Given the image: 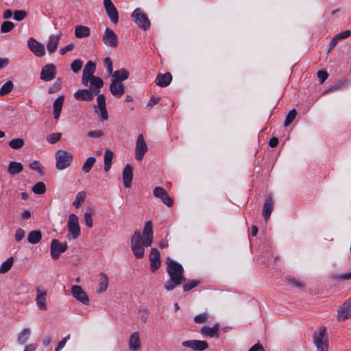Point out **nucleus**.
I'll return each mask as SVG.
<instances>
[{"instance_id":"obj_39","label":"nucleus","mask_w":351,"mask_h":351,"mask_svg":"<svg viewBox=\"0 0 351 351\" xmlns=\"http://www.w3.org/2000/svg\"><path fill=\"white\" fill-rule=\"evenodd\" d=\"M93 215V211L90 208H88L86 211L84 213V219L86 225L88 228H92L93 226V218L92 216Z\"/></svg>"},{"instance_id":"obj_29","label":"nucleus","mask_w":351,"mask_h":351,"mask_svg":"<svg viewBox=\"0 0 351 351\" xmlns=\"http://www.w3.org/2000/svg\"><path fill=\"white\" fill-rule=\"evenodd\" d=\"M64 101V97L63 95L59 96L53 102V118L58 120L61 114V110Z\"/></svg>"},{"instance_id":"obj_4","label":"nucleus","mask_w":351,"mask_h":351,"mask_svg":"<svg viewBox=\"0 0 351 351\" xmlns=\"http://www.w3.org/2000/svg\"><path fill=\"white\" fill-rule=\"evenodd\" d=\"M134 22L141 29L147 31L150 28L151 23L145 13L141 8H136L131 15Z\"/></svg>"},{"instance_id":"obj_63","label":"nucleus","mask_w":351,"mask_h":351,"mask_svg":"<svg viewBox=\"0 0 351 351\" xmlns=\"http://www.w3.org/2000/svg\"><path fill=\"white\" fill-rule=\"evenodd\" d=\"M337 278L341 280H350V279H351V271L340 274L338 276H337Z\"/></svg>"},{"instance_id":"obj_57","label":"nucleus","mask_w":351,"mask_h":351,"mask_svg":"<svg viewBox=\"0 0 351 351\" xmlns=\"http://www.w3.org/2000/svg\"><path fill=\"white\" fill-rule=\"evenodd\" d=\"M328 73L324 70H320L317 72V77L322 84L328 78Z\"/></svg>"},{"instance_id":"obj_16","label":"nucleus","mask_w":351,"mask_h":351,"mask_svg":"<svg viewBox=\"0 0 351 351\" xmlns=\"http://www.w3.org/2000/svg\"><path fill=\"white\" fill-rule=\"evenodd\" d=\"M153 194L156 197L160 199L163 204L167 206L171 207L173 206V199L169 196L167 192L164 188L161 186H156L153 190Z\"/></svg>"},{"instance_id":"obj_53","label":"nucleus","mask_w":351,"mask_h":351,"mask_svg":"<svg viewBox=\"0 0 351 351\" xmlns=\"http://www.w3.org/2000/svg\"><path fill=\"white\" fill-rule=\"evenodd\" d=\"M104 63L106 64V71L109 75H112L113 74V66L111 59L109 57H106L104 59Z\"/></svg>"},{"instance_id":"obj_35","label":"nucleus","mask_w":351,"mask_h":351,"mask_svg":"<svg viewBox=\"0 0 351 351\" xmlns=\"http://www.w3.org/2000/svg\"><path fill=\"white\" fill-rule=\"evenodd\" d=\"M23 169V167L21 162L12 161L8 165V171L11 175H15L21 173Z\"/></svg>"},{"instance_id":"obj_30","label":"nucleus","mask_w":351,"mask_h":351,"mask_svg":"<svg viewBox=\"0 0 351 351\" xmlns=\"http://www.w3.org/2000/svg\"><path fill=\"white\" fill-rule=\"evenodd\" d=\"M129 72L125 69H121L119 70L115 71L113 74L111 75V81H114L117 82H121L129 77Z\"/></svg>"},{"instance_id":"obj_58","label":"nucleus","mask_w":351,"mask_h":351,"mask_svg":"<svg viewBox=\"0 0 351 351\" xmlns=\"http://www.w3.org/2000/svg\"><path fill=\"white\" fill-rule=\"evenodd\" d=\"M25 234V232L21 228H19L15 233V239L16 241H20L24 238Z\"/></svg>"},{"instance_id":"obj_5","label":"nucleus","mask_w":351,"mask_h":351,"mask_svg":"<svg viewBox=\"0 0 351 351\" xmlns=\"http://www.w3.org/2000/svg\"><path fill=\"white\" fill-rule=\"evenodd\" d=\"M313 342L317 351H328V337L325 328H319L313 337Z\"/></svg>"},{"instance_id":"obj_6","label":"nucleus","mask_w":351,"mask_h":351,"mask_svg":"<svg viewBox=\"0 0 351 351\" xmlns=\"http://www.w3.org/2000/svg\"><path fill=\"white\" fill-rule=\"evenodd\" d=\"M47 292L43 287H38L36 289V304L38 310L46 311L47 310Z\"/></svg>"},{"instance_id":"obj_49","label":"nucleus","mask_w":351,"mask_h":351,"mask_svg":"<svg viewBox=\"0 0 351 351\" xmlns=\"http://www.w3.org/2000/svg\"><path fill=\"white\" fill-rule=\"evenodd\" d=\"M61 136H62L61 133L56 132V133H52V134H50L49 135H48L47 137V139L49 143L53 144V143H56L58 141H59Z\"/></svg>"},{"instance_id":"obj_31","label":"nucleus","mask_w":351,"mask_h":351,"mask_svg":"<svg viewBox=\"0 0 351 351\" xmlns=\"http://www.w3.org/2000/svg\"><path fill=\"white\" fill-rule=\"evenodd\" d=\"M90 34V29L88 27L77 25L75 29V36L77 38L88 37Z\"/></svg>"},{"instance_id":"obj_59","label":"nucleus","mask_w":351,"mask_h":351,"mask_svg":"<svg viewBox=\"0 0 351 351\" xmlns=\"http://www.w3.org/2000/svg\"><path fill=\"white\" fill-rule=\"evenodd\" d=\"M73 49H74V45L73 43H70V44L67 45L66 46H65L64 47L61 48L59 50V53L61 55H64L66 53H67L68 51H72Z\"/></svg>"},{"instance_id":"obj_14","label":"nucleus","mask_w":351,"mask_h":351,"mask_svg":"<svg viewBox=\"0 0 351 351\" xmlns=\"http://www.w3.org/2000/svg\"><path fill=\"white\" fill-rule=\"evenodd\" d=\"M182 346L194 351H204L208 348L206 341L196 339L184 341L182 342Z\"/></svg>"},{"instance_id":"obj_62","label":"nucleus","mask_w":351,"mask_h":351,"mask_svg":"<svg viewBox=\"0 0 351 351\" xmlns=\"http://www.w3.org/2000/svg\"><path fill=\"white\" fill-rule=\"evenodd\" d=\"M60 87H61V82H56L53 84V86H51L49 88L48 92L50 94L53 93L56 90L60 89Z\"/></svg>"},{"instance_id":"obj_45","label":"nucleus","mask_w":351,"mask_h":351,"mask_svg":"<svg viewBox=\"0 0 351 351\" xmlns=\"http://www.w3.org/2000/svg\"><path fill=\"white\" fill-rule=\"evenodd\" d=\"M14 24L11 21H4L1 25V32L2 33H8L13 29Z\"/></svg>"},{"instance_id":"obj_46","label":"nucleus","mask_w":351,"mask_h":351,"mask_svg":"<svg viewBox=\"0 0 351 351\" xmlns=\"http://www.w3.org/2000/svg\"><path fill=\"white\" fill-rule=\"evenodd\" d=\"M13 18L15 21H21L27 16V13L25 10H15L13 13Z\"/></svg>"},{"instance_id":"obj_28","label":"nucleus","mask_w":351,"mask_h":351,"mask_svg":"<svg viewBox=\"0 0 351 351\" xmlns=\"http://www.w3.org/2000/svg\"><path fill=\"white\" fill-rule=\"evenodd\" d=\"M219 324H215L213 327L204 326L201 328V332L204 336L210 337H218L219 336Z\"/></svg>"},{"instance_id":"obj_64","label":"nucleus","mask_w":351,"mask_h":351,"mask_svg":"<svg viewBox=\"0 0 351 351\" xmlns=\"http://www.w3.org/2000/svg\"><path fill=\"white\" fill-rule=\"evenodd\" d=\"M248 351H265V350L261 344L256 343Z\"/></svg>"},{"instance_id":"obj_10","label":"nucleus","mask_w":351,"mask_h":351,"mask_svg":"<svg viewBox=\"0 0 351 351\" xmlns=\"http://www.w3.org/2000/svg\"><path fill=\"white\" fill-rule=\"evenodd\" d=\"M27 46L29 50L37 57H43L45 55V45L36 40L34 38H29L27 40Z\"/></svg>"},{"instance_id":"obj_47","label":"nucleus","mask_w":351,"mask_h":351,"mask_svg":"<svg viewBox=\"0 0 351 351\" xmlns=\"http://www.w3.org/2000/svg\"><path fill=\"white\" fill-rule=\"evenodd\" d=\"M82 65L83 62L80 59H77L71 64V69L73 73H77L81 70Z\"/></svg>"},{"instance_id":"obj_54","label":"nucleus","mask_w":351,"mask_h":351,"mask_svg":"<svg viewBox=\"0 0 351 351\" xmlns=\"http://www.w3.org/2000/svg\"><path fill=\"white\" fill-rule=\"evenodd\" d=\"M208 315L206 313L199 314L194 317V322L197 324H202L206 321Z\"/></svg>"},{"instance_id":"obj_51","label":"nucleus","mask_w":351,"mask_h":351,"mask_svg":"<svg viewBox=\"0 0 351 351\" xmlns=\"http://www.w3.org/2000/svg\"><path fill=\"white\" fill-rule=\"evenodd\" d=\"M286 281L291 286L295 287H297L299 289H301V288L304 287V284L302 282H300V280H296L295 278H287Z\"/></svg>"},{"instance_id":"obj_19","label":"nucleus","mask_w":351,"mask_h":351,"mask_svg":"<svg viewBox=\"0 0 351 351\" xmlns=\"http://www.w3.org/2000/svg\"><path fill=\"white\" fill-rule=\"evenodd\" d=\"M351 317V298L346 300L339 308L337 312V318L339 321H344Z\"/></svg>"},{"instance_id":"obj_24","label":"nucleus","mask_w":351,"mask_h":351,"mask_svg":"<svg viewBox=\"0 0 351 351\" xmlns=\"http://www.w3.org/2000/svg\"><path fill=\"white\" fill-rule=\"evenodd\" d=\"M88 84H90L89 89L91 90L95 95H98L100 92L101 88L104 85V82L99 77L94 76L90 78Z\"/></svg>"},{"instance_id":"obj_12","label":"nucleus","mask_w":351,"mask_h":351,"mask_svg":"<svg viewBox=\"0 0 351 351\" xmlns=\"http://www.w3.org/2000/svg\"><path fill=\"white\" fill-rule=\"evenodd\" d=\"M148 147L145 141L143 134H139L137 137L135 148L136 159L138 161L143 160L145 154L147 152Z\"/></svg>"},{"instance_id":"obj_22","label":"nucleus","mask_w":351,"mask_h":351,"mask_svg":"<svg viewBox=\"0 0 351 351\" xmlns=\"http://www.w3.org/2000/svg\"><path fill=\"white\" fill-rule=\"evenodd\" d=\"M150 268L152 271H156L160 266V254L159 251L153 248L149 255Z\"/></svg>"},{"instance_id":"obj_13","label":"nucleus","mask_w":351,"mask_h":351,"mask_svg":"<svg viewBox=\"0 0 351 351\" xmlns=\"http://www.w3.org/2000/svg\"><path fill=\"white\" fill-rule=\"evenodd\" d=\"M56 67L52 64L49 63L45 65L40 72V79L45 82H50L56 77Z\"/></svg>"},{"instance_id":"obj_36","label":"nucleus","mask_w":351,"mask_h":351,"mask_svg":"<svg viewBox=\"0 0 351 351\" xmlns=\"http://www.w3.org/2000/svg\"><path fill=\"white\" fill-rule=\"evenodd\" d=\"M42 239V234L40 230L31 231L27 235V241L32 244L38 243Z\"/></svg>"},{"instance_id":"obj_52","label":"nucleus","mask_w":351,"mask_h":351,"mask_svg":"<svg viewBox=\"0 0 351 351\" xmlns=\"http://www.w3.org/2000/svg\"><path fill=\"white\" fill-rule=\"evenodd\" d=\"M199 284V282L195 280H189L187 283L183 286V291L186 292L196 287Z\"/></svg>"},{"instance_id":"obj_60","label":"nucleus","mask_w":351,"mask_h":351,"mask_svg":"<svg viewBox=\"0 0 351 351\" xmlns=\"http://www.w3.org/2000/svg\"><path fill=\"white\" fill-rule=\"evenodd\" d=\"M29 167L32 170H35L39 173H41V171H42V167H40V163L37 160H35V161L31 162L29 164Z\"/></svg>"},{"instance_id":"obj_32","label":"nucleus","mask_w":351,"mask_h":351,"mask_svg":"<svg viewBox=\"0 0 351 351\" xmlns=\"http://www.w3.org/2000/svg\"><path fill=\"white\" fill-rule=\"evenodd\" d=\"M113 156H114V153L112 152V151H111L109 149H107L105 151L104 158V171L106 173L108 172L111 168Z\"/></svg>"},{"instance_id":"obj_23","label":"nucleus","mask_w":351,"mask_h":351,"mask_svg":"<svg viewBox=\"0 0 351 351\" xmlns=\"http://www.w3.org/2000/svg\"><path fill=\"white\" fill-rule=\"evenodd\" d=\"M133 179L132 167L127 164L123 170V181L125 188H130Z\"/></svg>"},{"instance_id":"obj_11","label":"nucleus","mask_w":351,"mask_h":351,"mask_svg":"<svg viewBox=\"0 0 351 351\" xmlns=\"http://www.w3.org/2000/svg\"><path fill=\"white\" fill-rule=\"evenodd\" d=\"M102 40L105 45L111 48H115L118 45V36L114 32L107 27L102 36Z\"/></svg>"},{"instance_id":"obj_27","label":"nucleus","mask_w":351,"mask_h":351,"mask_svg":"<svg viewBox=\"0 0 351 351\" xmlns=\"http://www.w3.org/2000/svg\"><path fill=\"white\" fill-rule=\"evenodd\" d=\"M110 91L114 97H120L125 92V87L121 82L111 81Z\"/></svg>"},{"instance_id":"obj_37","label":"nucleus","mask_w":351,"mask_h":351,"mask_svg":"<svg viewBox=\"0 0 351 351\" xmlns=\"http://www.w3.org/2000/svg\"><path fill=\"white\" fill-rule=\"evenodd\" d=\"M95 162L96 158L95 157L91 156L88 158L82 167V171L85 173H88L95 165Z\"/></svg>"},{"instance_id":"obj_17","label":"nucleus","mask_w":351,"mask_h":351,"mask_svg":"<svg viewBox=\"0 0 351 351\" xmlns=\"http://www.w3.org/2000/svg\"><path fill=\"white\" fill-rule=\"evenodd\" d=\"M104 5L111 21L117 24L119 21V14L111 0H104Z\"/></svg>"},{"instance_id":"obj_2","label":"nucleus","mask_w":351,"mask_h":351,"mask_svg":"<svg viewBox=\"0 0 351 351\" xmlns=\"http://www.w3.org/2000/svg\"><path fill=\"white\" fill-rule=\"evenodd\" d=\"M167 272L169 276V279L165 284V289L169 291L174 289L176 287L180 285L186 281L184 276V268L181 264L167 258Z\"/></svg>"},{"instance_id":"obj_9","label":"nucleus","mask_w":351,"mask_h":351,"mask_svg":"<svg viewBox=\"0 0 351 351\" xmlns=\"http://www.w3.org/2000/svg\"><path fill=\"white\" fill-rule=\"evenodd\" d=\"M96 70V64L91 60L86 62L83 69L82 83L84 86H88V81L90 78L94 77V73Z\"/></svg>"},{"instance_id":"obj_18","label":"nucleus","mask_w":351,"mask_h":351,"mask_svg":"<svg viewBox=\"0 0 351 351\" xmlns=\"http://www.w3.org/2000/svg\"><path fill=\"white\" fill-rule=\"evenodd\" d=\"M71 293L74 298L82 302L83 304H88L89 298L80 285H73L71 288Z\"/></svg>"},{"instance_id":"obj_61","label":"nucleus","mask_w":351,"mask_h":351,"mask_svg":"<svg viewBox=\"0 0 351 351\" xmlns=\"http://www.w3.org/2000/svg\"><path fill=\"white\" fill-rule=\"evenodd\" d=\"M351 35V32L350 30H346L343 32H340L339 34H337V38L340 39L347 38Z\"/></svg>"},{"instance_id":"obj_56","label":"nucleus","mask_w":351,"mask_h":351,"mask_svg":"<svg viewBox=\"0 0 351 351\" xmlns=\"http://www.w3.org/2000/svg\"><path fill=\"white\" fill-rule=\"evenodd\" d=\"M104 135L101 130H93L87 133V136L90 138H99Z\"/></svg>"},{"instance_id":"obj_15","label":"nucleus","mask_w":351,"mask_h":351,"mask_svg":"<svg viewBox=\"0 0 351 351\" xmlns=\"http://www.w3.org/2000/svg\"><path fill=\"white\" fill-rule=\"evenodd\" d=\"M61 36L62 34L59 32L57 34H51L48 37L46 41V49L49 54H52L57 51Z\"/></svg>"},{"instance_id":"obj_3","label":"nucleus","mask_w":351,"mask_h":351,"mask_svg":"<svg viewBox=\"0 0 351 351\" xmlns=\"http://www.w3.org/2000/svg\"><path fill=\"white\" fill-rule=\"evenodd\" d=\"M55 158L56 169L63 170L71 165L73 160V156L66 150L58 149L55 154Z\"/></svg>"},{"instance_id":"obj_8","label":"nucleus","mask_w":351,"mask_h":351,"mask_svg":"<svg viewBox=\"0 0 351 351\" xmlns=\"http://www.w3.org/2000/svg\"><path fill=\"white\" fill-rule=\"evenodd\" d=\"M68 230L73 239H77L80 234V227L78 217L75 214H71L68 219Z\"/></svg>"},{"instance_id":"obj_1","label":"nucleus","mask_w":351,"mask_h":351,"mask_svg":"<svg viewBox=\"0 0 351 351\" xmlns=\"http://www.w3.org/2000/svg\"><path fill=\"white\" fill-rule=\"evenodd\" d=\"M152 223L148 221L145 223L143 230V237L140 231H135L131 237V250L136 258H142L144 256L145 247H149L153 242Z\"/></svg>"},{"instance_id":"obj_41","label":"nucleus","mask_w":351,"mask_h":351,"mask_svg":"<svg viewBox=\"0 0 351 351\" xmlns=\"http://www.w3.org/2000/svg\"><path fill=\"white\" fill-rule=\"evenodd\" d=\"M13 86L12 81L6 82L0 88V95L3 96L10 93L13 89Z\"/></svg>"},{"instance_id":"obj_7","label":"nucleus","mask_w":351,"mask_h":351,"mask_svg":"<svg viewBox=\"0 0 351 351\" xmlns=\"http://www.w3.org/2000/svg\"><path fill=\"white\" fill-rule=\"evenodd\" d=\"M68 247L66 242L60 243L57 239H53L50 246V253L51 258L56 260L61 253L64 252Z\"/></svg>"},{"instance_id":"obj_34","label":"nucleus","mask_w":351,"mask_h":351,"mask_svg":"<svg viewBox=\"0 0 351 351\" xmlns=\"http://www.w3.org/2000/svg\"><path fill=\"white\" fill-rule=\"evenodd\" d=\"M31 329L26 328L23 329L18 335L17 341L19 344L23 345L29 339L31 335Z\"/></svg>"},{"instance_id":"obj_42","label":"nucleus","mask_w":351,"mask_h":351,"mask_svg":"<svg viewBox=\"0 0 351 351\" xmlns=\"http://www.w3.org/2000/svg\"><path fill=\"white\" fill-rule=\"evenodd\" d=\"M32 191L38 195H41L45 193L46 186L45 184L43 182H37L32 187Z\"/></svg>"},{"instance_id":"obj_44","label":"nucleus","mask_w":351,"mask_h":351,"mask_svg":"<svg viewBox=\"0 0 351 351\" xmlns=\"http://www.w3.org/2000/svg\"><path fill=\"white\" fill-rule=\"evenodd\" d=\"M297 115V111L295 109L291 110L288 114L287 115L286 119L284 123L285 127L289 126L293 121L295 119V117Z\"/></svg>"},{"instance_id":"obj_40","label":"nucleus","mask_w":351,"mask_h":351,"mask_svg":"<svg viewBox=\"0 0 351 351\" xmlns=\"http://www.w3.org/2000/svg\"><path fill=\"white\" fill-rule=\"evenodd\" d=\"M86 193L84 191L79 192L73 202V206L78 208L81 206L82 204L84 202Z\"/></svg>"},{"instance_id":"obj_21","label":"nucleus","mask_w":351,"mask_h":351,"mask_svg":"<svg viewBox=\"0 0 351 351\" xmlns=\"http://www.w3.org/2000/svg\"><path fill=\"white\" fill-rule=\"evenodd\" d=\"M274 208V199L271 194L267 197L263 209V217L265 221L269 218Z\"/></svg>"},{"instance_id":"obj_25","label":"nucleus","mask_w":351,"mask_h":351,"mask_svg":"<svg viewBox=\"0 0 351 351\" xmlns=\"http://www.w3.org/2000/svg\"><path fill=\"white\" fill-rule=\"evenodd\" d=\"M128 347L132 351H136L141 347L140 335L138 332L131 334L128 341Z\"/></svg>"},{"instance_id":"obj_38","label":"nucleus","mask_w":351,"mask_h":351,"mask_svg":"<svg viewBox=\"0 0 351 351\" xmlns=\"http://www.w3.org/2000/svg\"><path fill=\"white\" fill-rule=\"evenodd\" d=\"M14 263V258L10 257L3 262L0 267V273L5 274L8 272L12 267Z\"/></svg>"},{"instance_id":"obj_20","label":"nucleus","mask_w":351,"mask_h":351,"mask_svg":"<svg viewBox=\"0 0 351 351\" xmlns=\"http://www.w3.org/2000/svg\"><path fill=\"white\" fill-rule=\"evenodd\" d=\"M95 95H96L90 89H80L74 93V97L79 101H92Z\"/></svg>"},{"instance_id":"obj_33","label":"nucleus","mask_w":351,"mask_h":351,"mask_svg":"<svg viewBox=\"0 0 351 351\" xmlns=\"http://www.w3.org/2000/svg\"><path fill=\"white\" fill-rule=\"evenodd\" d=\"M99 281V289L98 292L102 293L105 291L108 287L109 284V279L107 275L103 272H101L99 274V278L98 280Z\"/></svg>"},{"instance_id":"obj_43","label":"nucleus","mask_w":351,"mask_h":351,"mask_svg":"<svg viewBox=\"0 0 351 351\" xmlns=\"http://www.w3.org/2000/svg\"><path fill=\"white\" fill-rule=\"evenodd\" d=\"M24 145V141L21 138H14L9 142V146L14 149L21 148Z\"/></svg>"},{"instance_id":"obj_26","label":"nucleus","mask_w":351,"mask_h":351,"mask_svg":"<svg viewBox=\"0 0 351 351\" xmlns=\"http://www.w3.org/2000/svg\"><path fill=\"white\" fill-rule=\"evenodd\" d=\"M172 81V75L170 73H160L157 75L155 82L160 87L167 86Z\"/></svg>"},{"instance_id":"obj_55","label":"nucleus","mask_w":351,"mask_h":351,"mask_svg":"<svg viewBox=\"0 0 351 351\" xmlns=\"http://www.w3.org/2000/svg\"><path fill=\"white\" fill-rule=\"evenodd\" d=\"M70 339V335L63 337L60 341H59L58 346L56 348L55 351H60L65 346L66 341Z\"/></svg>"},{"instance_id":"obj_48","label":"nucleus","mask_w":351,"mask_h":351,"mask_svg":"<svg viewBox=\"0 0 351 351\" xmlns=\"http://www.w3.org/2000/svg\"><path fill=\"white\" fill-rule=\"evenodd\" d=\"M95 112L99 114V116L102 121H106L108 119L106 106L97 108V109H95Z\"/></svg>"},{"instance_id":"obj_50","label":"nucleus","mask_w":351,"mask_h":351,"mask_svg":"<svg viewBox=\"0 0 351 351\" xmlns=\"http://www.w3.org/2000/svg\"><path fill=\"white\" fill-rule=\"evenodd\" d=\"M97 98V104L94 105V108L97 109L99 107H106V97L104 94H98Z\"/></svg>"}]
</instances>
